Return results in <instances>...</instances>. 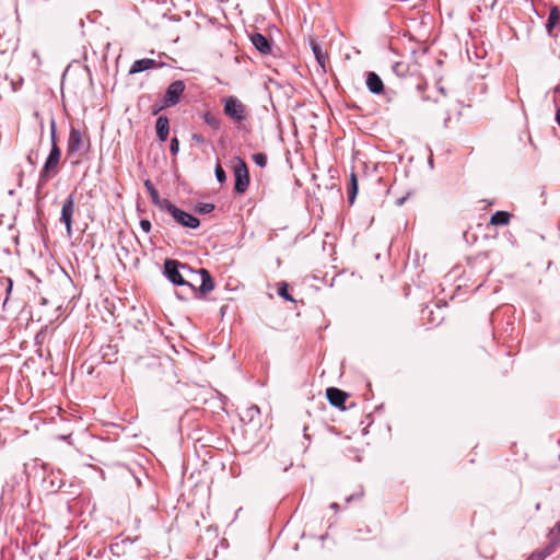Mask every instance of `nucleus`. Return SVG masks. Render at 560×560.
Wrapping results in <instances>:
<instances>
[{"instance_id":"obj_1","label":"nucleus","mask_w":560,"mask_h":560,"mask_svg":"<svg viewBox=\"0 0 560 560\" xmlns=\"http://www.w3.org/2000/svg\"><path fill=\"white\" fill-rule=\"evenodd\" d=\"M164 276L175 285H186L185 276L200 278L199 292L207 294L214 289L213 280L208 270L201 268L194 270L187 264H182L175 259L164 261Z\"/></svg>"},{"instance_id":"obj_2","label":"nucleus","mask_w":560,"mask_h":560,"mask_svg":"<svg viewBox=\"0 0 560 560\" xmlns=\"http://www.w3.org/2000/svg\"><path fill=\"white\" fill-rule=\"evenodd\" d=\"M50 142H51V149L50 152L44 163L43 168L39 173V185H45L48 179L57 174L58 165L61 156V150L57 144V128H56V120L52 117L50 119Z\"/></svg>"},{"instance_id":"obj_3","label":"nucleus","mask_w":560,"mask_h":560,"mask_svg":"<svg viewBox=\"0 0 560 560\" xmlns=\"http://www.w3.org/2000/svg\"><path fill=\"white\" fill-rule=\"evenodd\" d=\"M224 114L235 124H241L247 118V107L235 96H228L223 100Z\"/></svg>"},{"instance_id":"obj_4","label":"nucleus","mask_w":560,"mask_h":560,"mask_svg":"<svg viewBox=\"0 0 560 560\" xmlns=\"http://www.w3.org/2000/svg\"><path fill=\"white\" fill-rule=\"evenodd\" d=\"M75 211V194L71 192L62 202L60 222L65 224L67 235L72 236V222Z\"/></svg>"},{"instance_id":"obj_5","label":"nucleus","mask_w":560,"mask_h":560,"mask_svg":"<svg viewBox=\"0 0 560 560\" xmlns=\"http://www.w3.org/2000/svg\"><path fill=\"white\" fill-rule=\"evenodd\" d=\"M234 190L236 194H244L249 185V174L245 162L242 159H237V163L234 167Z\"/></svg>"},{"instance_id":"obj_6","label":"nucleus","mask_w":560,"mask_h":560,"mask_svg":"<svg viewBox=\"0 0 560 560\" xmlns=\"http://www.w3.org/2000/svg\"><path fill=\"white\" fill-rule=\"evenodd\" d=\"M85 145H89V141H84L83 136L79 129L71 127L67 142L68 155L84 153Z\"/></svg>"},{"instance_id":"obj_7","label":"nucleus","mask_w":560,"mask_h":560,"mask_svg":"<svg viewBox=\"0 0 560 560\" xmlns=\"http://www.w3.org/2000/svg\"><path fill=\"white\" fill-rule=\"evenodd\" d=\"M185 91V83L180 80L173 81L166 89L163 105L165 107L174 106L178 103L180 95Z\"/></svg>"},{"instance_id":"obj_8","label":"nucleus","mask_w":560,"mask_h":560,"mask_svg":"<svg viewBox=\"0 0 560 560\" xmlns=\"http://www.w3.org/2000/svg\"><path fill=\"white\" fill-rule=\"evenodd\" d=\"M172 217L179 225L195 230L200 225V221L197 217L179 209L174 208L172 211Z\"/></svg>"},{"instance_id":"obj_9","label":"nucleus","mask_w":560,"mask_h":560,"mask_svg":"<svg viewBox=\"0 0 560 560\" xmlns=\"http://www.w3.org/2000/svg\"><path fill=\"white\" fill-rule=\"evenodd\" d=\"M250 42L254 47L261 52L262 55L271 54V43L270 40L260 33H253L249 35Z\"/></svg>"},{"instance_id":"obj_10","label":"nucleus","mask_w":560,"mask_h":560,"mask_svg":"<svg viewBox=\"0 0 560 560\" xmlns=\"http://www.w3.org/2000/svg\"><path fill=\"white\" fill-rule=\"evenodd\" d=\"M326 397L329 404L334 407L345 408L343 404L346 402L348 395L339 388L329 387L326 389Z\"/></svg>"},{"instance_id":"obj_11","label":"nucleus","mask_w":560,"mask_h":560,"mask_svg":"<svg viewBox=\"0 0 560 560\" xmlns=\"http://www.w3.org/2000/svg\"><path fill=\"white\" fill-rule=\"evenodd\" d=\"M366 88L371 93L376 95L384 92V83L381 77L372 71L366 74Z\"/></svg>"},{"instance_id":"obj_12","label":"nucleus","mask_w":560,"mask_h":560,"mask_svg":"<svg viewBox=\"0 0 560 560\" xmlns=\"http://www.w3.org/2000/svg\"><path fill=\"white\" fill-rule=\"evenodd\" d=\"M159 66L160 65L154 59H150V58L139 59V60H136L131 65V67L129 69V73L130 74L140 73L145 70L156 68Z\"/></svg>"},{"instance_id":"obj_13","label":"nucleus","mask_w":560,"mask_h":560,"mask_svg":"<svg viewBox=\"0 0 560 560\" xmlns=\"http://www.w3.org/2000/svg\"><path fill=\"white\" fill-rule=\"evenodd\" d=\"M156 137L161 142L166 141L170 132V121L166 116H160L155 122Z\"/></svg>"},{"instance_id":"obj_14","label":"nucleus","mask_w":560,"mask_h":560,"mask_svg":"<svg viewBox=\"0 0 560 560\" xmlns=\"http://www.w3.org/2000/svg\"><path fill=\"white\" fill-rule=\"evenodd\" d=\"M556 549L557 540L552 539L544 549L533 552L528 560H545L547 557L552 555Z\"/></svg>"},{"instance_id":"obj_15","label":"nucleus","mask_w":560,"mask_h":560,"mask_svg":"<svg viewBox=\"0 0 560 560\" xmlns=\"http://www.w3.org/2000/svg\"><path fill=\"white\" fill-rule=\"evenodd\" d=\"M560 22V11L557 7H553L547 19L546 30L549 35H552V31L557 24Z\"/></svg>"},{"instance_id":"obj_16","label":"nucleus","mask_w":560,"mask_h":560,"mask_svg":"<svg viewBox=\"0 0 560 560\" xmlns=\"http://www.w3.org/2000/svg\"><path fill=\"white\" fill-rule=\"evenodd\" d=\"M511 214L508 211H497L490 218L491 225H506L509 224Z\"/></svg>"},{"instance_id":"obj_17","label":"nucleus","mask_w":560,"mask_h":560,"mask_svg":"<svg viewBox=\"0 0 560 560\" xmlns=\"http://www.w3.org/2000/svg\"><path fill=\"white\" fill-rule=\"evenodd\" d=\"M357 194H358V179H357V175L352 172L350 174V185H349V190H348L349 203L352 205L354 202Z\"/></svg>"},{"instance_id":"obj_18","label":"nucleus","mask_w":560,"mask_h":560,"mask_svg":"<svg viewBox=\"0 0 560 560\" xmlns=\"http://www.w3.org/2000/svg\"><path fill=\"white\" fill-rule=\"evenodd\" d=\"M185 280L188 282L185 288H187V291L190 295H194L197 291H199V284L200 278H194L190 276H185Z\"/></svg>"},{"instance_id":"obj_19","label":"nucleus","mask_w":560,"mask_h":560,"mask_svg":"<svg viewBox=\"0 0 560 560\" xmlns=\"http://www.w3.org/2000/svg\"><path fill=\"white\" fill-rule=\"evenodd\" d=\"M311 46L317 62L324 68L326 56L323 54L320 46L314 40H311Z\"/></svg>"},{"instance_id":"obj_20","label":"nucleus","mask_w":560,"mask_h":560,"mask_svg":"<svg viewBox=\"0 0 560 560\" xmlns=\"http://www.w3.org/2000/svg\"><path fill=\"white\" fill-rule=\"evenodd\" d=\"M153 205L156 206L160 210L168 212L171 215H172L173 209L177 208L175 205H173L166 198H164V199L159 198V201H155Z\"/></svg>"},{"instance_id":"obj_21","label":"nucleus","mask_w":560,"mask_h":560,"mask_svg":"<svg viewBox=\"0 0 560 560\" xmlns=\"http://www.w3.org/2000/svg\"><path fill=\"white\" fill-rule=\"evenodd\" d=\"M277 293H278L279 296H281L285 301H290V302L294 301L292 295L289 294V292H288V283L284 282V281H281V282L278 283Z\"/></svg>"},{"instance_id":"obj_22","label":"nucleus","mask_w":560,"mask_h":560,"mask_svg":"<svg viewBox=\"0 0 560 560\" xmlns=\"http://www.w3.org/2000/svg\"><path fill=\"white\" fill-rule=\"evenodd\" d=\"M202 119H203L205 124H207L211 128H213V129L220 128V120L211 113H209V112L205 113L202 115Z\"/></svg>"},{"instance_id":"obj_23","label":"nucleus","mask_w":560,"mask_h":560,"mask_svg":"<svg viewBox=\"0 0 560 560\" xmlns=\"http://www.w3.org/2000/svg\"><path fill=\"white\" fill-rule=\"evenodd\" d=\"M144 187H145L148 194L150 195L152 202L154 203L155 201H159V198H160L159 191L154 187V185L152 184V182L150 179H147L144 182Z\"/></svg>"},{"instance_id":"obj_24","label":"nucleus","mask_w":560,"mask_h":560,"mask_svg":"<svg viewBox=\"0 0 560 560\" xmlns=\"http://www.w3.org/2000/svg\"><path fill=\"white\" fill-rule=\"evenodd\" d=\"M195 209L200 214H208L214 210V205L209 202H199L196 205Z\"/></svg>"},{"instance_id":"obj_25","label":"nucleus","mask_w":560,"mask_h":560,"mask_svg":"<svg viewBox=\"0 0 560 560\" xmlns=\"http://www.w3.org/2000/svg\"><path fill=\"white\" fill-rule=\"evenodd\" d=\"M253 161L259 167H265L267 165V155L265 153H255L253 155Z\"/></svg>"},{"instance_id":"obj_26","label":"nucleus","mask_w":560,"mask_h":560,"mask_svg":"<svg viewBox=\"0 0 560 560\" xmlns=\"http://www.w3.org/2000/svg\"><path fill=\"white\" fill-rule=\"evenodd\" d=\"M549 539L550 541L552 539H556L557 540V546L559 545V541H560V523H557L551 529H550V533H549Z\"/></svg>"},{"instance_id":"obj_27","label":"nucleus","mask_w":560,"mask_h":560,"mask_svg":"<svg viewBox=\"0 0 560 560\" xmlns=\"http://www.w3.org/2000/svg\"><path fill=\"white\" fill-rule=\"evenodd\" d=\"M214 174H215V178L219 183H224L225 179H226V174L224 172V170L222 168V166L220 164H217L215 166V171H214Z\"/></svg>"},{"instance_id":"obj_28","label":"nucleus","mask_w":560,"mask_h":560,"mask_svg":"<svg viewBox=\"0 0 560 560\" xmlns=\"http://www.w3.org/2000/svg\"><path fill=\"white\" fill-rule=\"evenodd\" d=\"M393 71L399 75V77H404L405 73H406V66L405 63L402 62H396L395 65H393Z\"/></svg>"},{"instance_id":"obj_29","label":"nucleus","mask_w":560,"mask_h":560,"mask_svg":"<svg viewBox=\"0 0 560 560\" xmlns=\"http://www.w3.org/2000/svg\"><path fill=\"white\" fill-rule=\"evenodd\" d=\"M170 151L173 156H176L179 152V141L177 138H172L170 144Z\"/></svg>"},{"instance_id":"obj_30","label":"nucleus","mask_w":560,"mask_h":560,"mask_svg":"<svg viewBox=\"0 0 560 560\" xmlns=\"http://www.w3.org/2000/svg\"><path fill=\"white\" fill-rule=\"evenodd\" d=\"M2 285L4 287L7 296H9V294L12 291V287H13L12 280L10 278H4ZM7 300H8V298H5L4 303L7 302Z\"/></svg>"},{"instance_id":"obj_31","label":"nucleus","mask_w":560,"mask_h":560,"mask_svg":"<svg viewBox=\"0 0 560 560\" xmlns=\"http://www.w3.org/2000/svg\"><path fill=\"white\" fill-rule=\"evenodd\" d=\"M140 228H141V230H142L144 233H149V232L151 231L152 225H151V222H150L149 220H147V219H142V220L140 221Z\"/></svg>"},{"instance_id":"obj_32","label":"nucleus","mask_w":560,"mask_h":560,"mask_svg":"<svg viewBox=\"0 0 560 560\" xmlns=\"http://www.w3.org/2000/svg\"><path fill=\"white\" fill-rule=\"evenodd\" d=\"M191 140L198 144L205 143V137L201 133H192Z\"/></svg>"},{"instance_id":"obj_33","label":"nucleus","mask_w":560,"mask_h":560,"mask_svg":"<svg viewBox=\"0 0 560 560\" xmlns=\"http://www.w3.org/2000/svg\"><path fill=\"white\" fill-rule=\"evenodd\" d=\"M363 497V491H359L358 493L351 494L347 498V502H350L352 500L361 499Z\"/></svg>"},{"instance_id":"obj_34","label":"nucleus","mask_w":560,"mask_h":560,"mask_svg":"<svg viewBox=\"0 0 560 560\" xmlns=\"http://www.w3.org/2000/svg\"><path fill=\"white\" fill-rule=\"evenodd\" d=\"M249 412L253 415L254 412L259 413V408L257 406H252L249 408Z\"/></svg>"},{"instance_id":"obj_35","label":"nucleus","mask_w":560,"mask_h":560,"mask_svg":"<svg viewBox=\"0 0 560 560\" xmlns=\"http://www.w3.org/2000/svg\"><path fill=\"white\" fill-rule=\"evenodd\" d=\"M556 120H557V122H558V124H559V126H560V107H559V108H558V110H557V114H556Z\"/></svg>"},{"instance_id":"obj_36","label":"nucleus","mask_w":560,"mask_h":560,"mask_svg":"<svg viewBox=\"0 0 560 560\" xmlns=\"http://www.w3.org/2000/svg\"><path fill=\"white\" fill-rule=\"evenodd\" d=\"M330 509H332V510H335V511H338V510H339V505H338V503H335V502H334V503H331V504H330Z\"/></svg>"},{"instance_id":"obj_37","label":"nucleus","mask_w":560,"mask_h":560,"mask_svg":"<svg viewBox=\"0 0 560 560\" xmlns=\"http://www.w3.org/2000/svg\"><path fill=\"white\" fill-rule=\"evenodd\" d=\"M404 201H405V198H400V199L397 200V205L401 206L404 203Z\"/></svg>"}]
</instances>
